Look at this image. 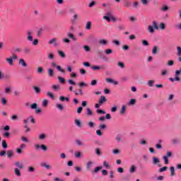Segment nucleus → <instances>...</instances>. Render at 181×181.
Returning <instances> with one entry per match:
<instances>
[{
    "mask_svg": "<svg viewBox=\"0 0 181 181\" xmlns=\"http://www.w3.org/2000/svg\"><path fill=\"white\" fill-rule=\"evenodd\" d=\"M159 26L156 21L153 22V25H149L148 27V30L149 33H155V30H158Z\"/></svg>",
    "mask_w": 181,
    "mask_h": 181,
    "instance_id": "f257e3e1",
    "label": "nucleus"
},
{
    "mask_svg": "<svg viewBox=\"0 0 181 181\" xmlns=\"http://www.w3.org/2000/svg\"><path fill=\"white\" fill-rule=\"evenodd\" d=\"M16 59H18V55H16L15 53H13L11 57L6 59V62H7L10 66H13V60H16Z\"/></svg>",
    "mask_w": 181,
    "mask_h": 181,
    "instance_id": "f03ea898",
    "label": "nucleus"
},
{
    "mask_svg": "<svg viewBox=\"0 0 181 181\" xmlns=\"http://www.w3.org/2000/svg\"><path fill=\"white\" fill-rule=\"evenodd\" d=\"M51 67H56L57 70H58V71H60V73H62L63 74L66 73V70L62 69V66L57 65L56 62H51Z\"/></svg>",
    "mask_w": 181,
    "mask_h": 181,
    "instance_id": "7ed1b4c3",
    "label": "nucleus"
},
{
    "mask_svg": "<svg viewBox=\"0 0 181 181\" xmlns=\"http://www.w3.org/2000/svg\"><path fill=\"white\" fill-rule=\"evenodd\" d=\"M94 165V161L89 160L86 163V170L90 171L91 170V168H93V165Z\"/></svg>",
    "mask_w": 181,
    "mask_h": 181,
    "instance_id": "20e7f679",
    "label": "nucleus"
},
{
    "mask_svg": "<svg viewBox=\"0 0 181 181\" xmlns=\"http://www.w3.org/2000/svg\"><path fill=\"white\" fill-rule=\"evenodd\" d=\"M92 70H105V66L100 65V66H92Z\"/></svg>",
    "mask_w": 181,
    "mask_h": 181,
    "instance_id": "39448f33",
    "label": "nucleus"
},
{
    "mask_svg": "<svg viewBox=\"0 0 181 181\" xmlns=\"http://www.w3.org/2000/svg\"><path fill=\"white\" fill-rule=\"evenodd\" d=\"M99 43L102 46H107V45H108V40H107L105 39H100V40H99Z\"/></svg>",
    "mask_w": 181,
    "mask_h": 181,
    "instance_id": "423d86ee",
    "label": "nucleus"
},
{
    "mask_svg": "<svg viewBox=\"0 0 181 181\" xmlns=\"http://www.w3.org/2000/svg\"><path fill=\"white\" fill-rule=\"evenodd\" d=\"M57 38H52L49 41V45H54V47L57 46Z\"/></svg>",
    "mask_w": 181,
    "mask_h": 181,
    "instance_id": "0eeeda50",
    "label": "nucleus"
},
{
    "mask_svg": "<svg viewBox=\"0 0 181 181\" xmlns=\"http://www.w3.org/2000/svg\"><path fill=\"white\" fill-rule=\"evenodd\" d=\"M126 111H127V106L125 105H123L120 110V115H125Z\"/></svg>",
    "mask_w": 181,
    "mask_h": 181,
    "instance_id": "6e6552de",
    "label": "nucleus"
},
{
    "mask_svg": "<svg viewBox=\"0 0 181 181\" xmlns=\"http://www.w3.org/2000/svg\"><path fill=\"white\" fill-rule=\"evenodd\" d=\"M18 64H21L23 67H28V64H26V62H25V59H20Z\"/></svg>",
    "mask_w": 181,
    "mask_h": 181,
    "instance_id": "1a4fd4ad",
    "label": "nucleus"
},
{
    "mask_svg": "<svg viewBox=\"0 0 181 181\" xmlns=\"http://www.w3.org/2000/svg\"><path fill=\"white\" fill-rule=\"evenodd\" d=\"M47 73H48L49 77H54V71H53V69H47Z\"/></svg>",
    "mask_w": 181,
    "mask_h": 181,
    "instance_id": "9d476101",
    "label": "nucleus"
},
{
    "mask_svg": "<svg viewBox=\"0 0 181 181\" xmlns=\"http://www.w3.org/2000/svg\"><path fill=\"white\" fill-rule=\"evenodd\" d=\"M107 83H111L117 86L118 84V81H114L112 78H106Z\"/></svg>",
    "mask_w": 181,
    "mask_h": 181,
    "instance_id": "9b49d317",
    "label": "nucleus"
},
{
    "mask_svg": "<svg viewBox=\"0 0 181 181\" xmlns=\"http://www.w3.org/2000/svg\"><path fill=\"white\" fill-rule=\"evenodd\" d=\"M107 102V98H105V96H100V98L98 100V103L102 105L103 103Z\"/></svg>",
    "mask_w": 181,
    "mask_h": 181,
    "instance_id": "f8f14e48",
    "label": "nucleus"
},
{
    "mask_svg": "<svg viewBox=\"0 0 181 181\" xmlns=\"http://www.w3.org/2000/svg\"><path fill=\"white\" fill-rule=\"evenodd\" d=\"M67 36L69 39H72V40H76V37L74 36V33H67Z\"/></svg>",
    "mask_w": 181,
    "mask_h": 181,
    "instance_id": "ddd939ff",
    "label": "nucleus"
},
{
    "mask_svg": "<svg viewBox=\"0 0 181 181\" xmlns=\"http://www.w3.org/2000/svg\"><path fill=\"white\" fill-rule=\"evenodd\" d=\"M170 172L171 173L170 176H176V173H175V167L172 166L170 168Z\"/></svg>",
    "mask_w": 181,
    "mask_h": 181,
    "instance_id": "4468645a",
    "label": "nucleus"
},
{
    "mask_svg": "<svg viewBox=\"0 0 181 181\" xmlns=\"http://www.w3.org/2000/svg\"><path fill=\"white\" fill-rule=\"evenodd\" d=\"M136 170V167L134 165H132L130 167L129 173H135Z\"/></svg>",
    "mask_w": 181,
    "mask_h": 181,
    "instance_id": "2eb2a0df",
    "label": "nucleus"
},
{
    "mask_svg": "<svg viewBox=\"0 0 181 181\" xmlns=\"http://www.w3.org/2000/svg\"><path fill=\"white\" fill-rule=\"evenodd\" d=\"M74 155L75 158L80 159V158H81V151H75Z\"/></svg>",
    "mask_w": 181,
    "mask_h": 181,
    "instance_id": "dca6fc26",
    "label": "nucleus"
},
{
    "mask_svg": "<svg viewBox=\"0 0 181 181\" xmlns=\"http://www.w3.org/2000/svg\"><path fill=\"white\" fill-rule=\"evenodd\" d=\"M180 139H173L172 140V144L173 145H178V144H180Z\"/></svg>",
    "mask_w": 181,
    "mask_h": 181,
    "instance_id": "f3484780",
    "label": "nucleus"
},
{
    "mask_svg": "<svg viewBox=\"0 0 181 181\" xmlns=\"http://www.w3.org/2000/svg\"><path fill=\"white\" fill-rule=\"evenodd\" d=\"M48 105H49V100H47V99H45L44 100H42V107H47Z\"/></svg>",
    "mask_w": 181,
    "mask_h": 181,
    "instance_id": "a211bd4d",
    "label": "nucleus"
},
{
    "mask_svg": "<svg viewBox=\"0 0 181 181\" xmlns=\"http://www.w3.org/2000/svg\"><path fill=\"white\" fill-rule=\"evenodd\" d=\"M75 124H76V127H78L79 128H81V127H83V125L81 124V121L79 119H76Z\"/></svg>",
    "mask_w": 181,
    "mask_h": 181,
    "instance_id": "6ab92c4d",
    "label": "nucleus"
},
{
    "mask_svg": "<svg viewBox=\"0 0 181 181\" xmlns=\"http://www.w3.org/2000/svg\"><path fill=\"white\" fill-rule=\"evenodd\" d=\"M37 71L39 74H42L43 73H45V69H43V68L42 66H39L37 69Z\"/></svg>",
    "mask_w": 181,
    "mask_h": 181,
    "instance_id": "aec40b11",
    "label": "nucleus"
},
{
    "mask_svg": "<svg viewBox=\"0 0 181 181\" xmlns=\"http://www.w3.org/2000/svg\"><path fill=\"white\" fill-rule=\"evenodd\" d=\"M38 139H40V141H45V139H46V134H41L39 135Z\"/></svg>",
    "mask_w": 181,
    "mask_h": 181,
    "instance_id": "412c9836",
    "label": "nucleus"
},
{
    "mask_svg": "<svg viewBox=\"0 0 181 181\" xmlns=\"http://www.w3.org/2000/svg\"><path fill=\"white\" fill-rule=\"evenodd\" d=\"M58 80L61 84H64L66 83V79L62 76H58Z\"/></svg>",
    "mask_w": 181,
    "mask_h": 181,
    "instance_id": "4be33fe9",
    "label": "nucleus"
},
{
    "mask_svg": "<svg viewBox=\"0 0 181 181\" xmlns=\"http://www.w3.org/2000/svg\"><path fill=\"white\" fill-rule=\"evenodd\" d=\"M16 166L19 169H23V165L21 164L19 161H17L15 163Z\"/></svg>",
    "mask_w": 181,
    "mask_h": 181,
    "instance_id": "5701e85b",
    "label": "nucleus"
},
{
    "mask_svg": "<svg viewBox=\"0 0 181 181\" xmlns=\"http://www.w3.org/2000/svg\"><path fill=\"white\" fill-rule=\"evenodd\" d=\"M2 148L3 149H6V148H8V144H6V140H2Z\"/></svg>",
    "mask_w": 181,
    "mask_h": 181,
    "instance_id": "b1692460",
    "label": "nucleus"
},
{
    "mask_svg": "<svg viewBox=\"0 0 181 181\" xmlns=\"http://www.w3.org/2000/svg\"><path fill=\"white\" fill-rule=\"evenodd\" d=\"M57 108H58V110H59V111H63V110H64V107H63V105L62 104H57L56 105Z\"/></svg>",
    "mask_w": 181,
    "mask_h": 181,
    "instance_id": "393cba45",
    "label": "nucleus"
},
{
    "mask_svg": "<svg viewBox=\"0 0 181 181\" xmlns=\"http://www.w3.org/2000/svg\"><path fill=\"white\" fill-rule=\"evenodd\" d=\"M86 30H90V29H91V22L88 21L86 23Z\"/></svg>",
    "mask_w": 181,
    "mask_h": 181,
    "instance_id": "a878e982",
    "label": "nucleus"
},
{
    "mask_svg": "<svg viewBox=\"0 0 181 181\" xmlns=\"http://www.w3.org/2000/svg\"><path fill=\"white\" fill-rule=\"evenodd\" d=\"M13 156V151L12 150L7 151V158H12Z\"/></svg>",
    "mask_w": 181,
    "mask_h": 181,
    "instance_id": "bb28decb",
    "label": "nucleus"
},
{
    "mask_svg": "<svg viewBox=\"0 0 181 181\" xmlns=\"http://www.w3.org/2000/svg\"><path fill=\"white\" fill-rule=\"evenodd\" d=\"M14 173L16 175V176H21V170H18V168H15L14 169Z\"/></svg>",
    "mask_w": 181,
    "mask_h": 181,
    "instance_id": "cd10ccee",
    "label": "nucleus"
},
{
    "mask_svg": "<svg viewBox=\"0 0 181 181\" xmlns=\"http://www.w3.org/2000/svg\"><path fill=\"white\" fill-rule=\"evenodd\" d=\"M161 11H163V12H166L167 11H169V6H168L167 5L163 6V7H161Z\"/></svg>",
    "mask_w": 181,
    "mask_h": 181,
    "instance_id": "c85d7f7f",
    "label": "nucleus"
},
{
    "mask_svg": "<svg viewBox=\"0 0 181 181\" xmlns=\"http://www.w3.org/2000/svg\"><path fill=\"white\" fill-rule=\"evenodd\" d=\"M117 66H118V67H120L121 69H125V64H124L122 62H119L117 63Z\"/></svg>",
    "mask_w": 181,
    "mask_h": 181,
    "instance_id": "c756f323",
    "label": "nucleus"
},
{
    "mask_svg": "<svg viewBox=\"0 0 181 181\" xmlns=\"http://www.w3.org/2000/svg\"><path fill=\"white\" fill-rule=\"evenodd\" d=\"M101 169H103L102 166H98L94 169L93 172H94V173H98V172H100V170H101Z\"/></svg>",
    "mask_w": 181,
    "mask_h": 181,
    "instance_id": "7c9ffc66",
    "label": "nucleus"
},
{
    "mask_svg": "<svg viewBox=\"0 0 181 181\" xmlns=\"http://www.w3.org/2000/svg\"><path fill=\"white\" fill-rule=\"evenodd\" d=\"M136 104V100L135 99H130L129 105H135Z\"/></svg>",
    "mask_w": 181,
    "mask_h": 181,
    "instance_id": "2f4dec72",
    "label": "nucleus"
},
{
    "mask_svg": "<svg viewBox=\"0 0 181 181\" xmlns=\"http://www.w3.org/2000/svg\"><path fill=\"white\" fill-rule=\"evenodd\" d=\"M58 54L62 59H64V57H66V54H64V52H63L62 51H58Z\"/></svg>",
    "mask_w": 181,
    "mask_h": 181,
    "instance_id": "473e14b6",
    "label": "nucleus"
},
{
    "mask_svg": "<svg viewBox=\"0 0 181 181\" xmlns=\"http://www.w3.org/2000/svg\"><path fill=\"white\" fill-rule=\"evenodd\" d=\"M23 50H24L25 54H29L30 53V49L28 48V47H25Z\"/></svg>",
    "mask_w": 181,
    "mask_h": 181,
    "instance_id": "72a5a7b5",
    "label": "nucleus"
},
{
    "mask_svg": "<svg viewBox=\"0 0 181 181\" xmlns=\"http://www.w3.org/2000/svg\"><path fill=\"white\" fill-rule=\"evenodd\" d=\"M153 84H155V81L150 80V81H148V87H153Z\"/></svg>",
    "mask_w": 181,
    "mask_h": 181,
    "instance_id": "f704fd0d",
    "label": "nucleus"
},
{
    "mask_svg": "<svg viewBox=\"0 0 181 181\" xmlns=\"http://www.w3.org/2000/svg\"><path fill=\"white\" fill-rule=\"evenodd\" d=\"M40 165H41V166L42 168H46V169H50V168H51L50 165H47L46 163H42Z\"/></svg>",
    "mask_w": 181,
    "mask_h": 181,
    "instance_id": "c9c22d12",
    "label": "nucleus"
},
{
    "mask_svg": "<svg viewBox=\"0 0 181 181\" xmlns=\"http://www.w3.org/2000/svg\"><path fill=\"white\" fill-rule=\"evenodd\" d=\"M78 85L79 86V87H88V84L84 82H81L78 83Z\"/></svg>",
    "mask_w": 181,
    "mask_h": 181,
    "instance_id": "e433bc0d",
    "label": "nucleus"
},
{
    "mask_svg": "<svg viewBox=\"0 0 181 181\" xmlns=\"http://www.w3.org/2000/svg\"><path fill=\"white\" fill-rule=\"evenodd\" d=\"M28 172H29L30 173H33V172H35V168L29 166L28 168Z\"/></svg>",
    "mask_w": 181,
    "mask_h": 181,
    "instance_id": "4c0bfd02",
    "label": "nucleus"
},
{
    "mask_svg": "<svg viewBox=\"0 0 181 181\" xmlns=\"http://www.w3.org/2000/svg\"><path fill=\"white\" fill-rule=\"evenodd\" d=\"M33 90L35 91L37 94H39V93H40V88L37 86H33Z\"/></svg>",
    "mask_w": 181,
    "mask_h": 181,
    "instance_id": "58836bf2",
    "label": "nucleus"
},
{
    "mask_svg": "<svg viewBox=\"0 0 181 181\" xmlns=\"http://www.w3.org/2000/svg\"><path fill=\"white\" fill-rule=\"evenodd\" d=\"M159 28L160 29H161V30H165V29H166V27L165 26V23H160Z\"/></svg>",
    "mask_w": 181,
    "mask_h": 181,
    "instance_id": "ea45409f",
    "label": "nucleus"
},
{
    "mask_svg": "<svg viewBox=\"0 0 181 181\" xmlns=\"http://www.w3.org/2000/svg\"><path fill=\"white\" fill-rule=\"evenodd\" d=\"M165 165H168L169 163V160L168 159V156H164L163 157Z\"/></svg>",
    "mask_w": 181,
    "mask_h": 181,
    "instance_id": "a19ab883",
    "label": "nucleus"
},
{
    "mask_svg": "<svg viewBox=\"0 0 181 181\" xmlns=\"http://www.w3.org/2000/svg\"><path fill=\"white\" fill-rule=\"evenodd\" d=\"M153 163L156 165V163H159V159L156 157L153 158Z\"/></svg>",
    "mask_w": 181,
    "mask_h": 181,
    "instance_id": "79ce46f5",
    "label": "nucleus"
},
{
    "mask_svg": "<svg viewBox=\"0 0 181 181\" xmlns=\"http://www.w3.org/2000/svg\"><path fill=\"white\" fill-rule=\"evenodd\" d=\"M177 56H178V57H180V56H181V47H177Z\"/></svg>",
    "mask_w": 181,
    "mask_h": 181,
    "instance_id": "37998d69",
    "label": "nucleus"
},
{
    "mask_svg": "<svg viewBox=\"0 0 181 181\" xmlns=\"http://www.w3.org/2000/svg\"><path fill=\"white\" fill-rule=\"evenodd\" d=\"M105 54H112V49H107L105 50Z\"/></svg>",
    "mask_w": 181,
    "mask_h": 181,
    "instance_id": "c03bdc74",
    "label": "nucleus"
},
{
    "mask_svg": "<svg viewBox=\"0 0 181 181\" xmlns=\"http://www.w3.org/2000/svg\"><path fill=\"white\" fill-rule=\"evenodd\" d=\"M48 59H49V60H53L54 59V54H53V53H49Z\"/></svg>",
    "mask_w": 181,
    "mask_h": 181,
    "instance_id": "a18cd8bd",
    "label": "nucleus"
},
{
    "mask_svg": "<svg viewBox=\"0 0 181 181\" xmlns=\"http://www.w3.org/2000/svg\"><path fill=\"white\" fill-rule=\"evenodd\" d=\"M68 83L69 84H70V86H76V82H74V81H73L72 79H69Z\"/></svg>",
    "mask_w": 181,
    "mask_h": 181,
    "instance_id": "49530a36",
    "label": "nucleus"
},
{
    "mask_svg": "<svg viewBox=\"0 0 181 181\" xmlns=\"http://www.w3.org/2000/svg\"><path fill=\"white\" fill-rule=\"evenodd\" d=\"M37 108V104L33 103L30 105V109L31 110H36Z\"/></svg>",
    "mask_w": 181,
    "mask_h": 181,
    "instance_id": "de8ad7c7",
    "label": "nucleus"
},
{
    "mask_svg": "<svg viewBox=\"0 0 181 181\" xmlns=\"http://www.w3.org/2000/svg\"><path fill=\"white\" fill-rule=\"evenodd\" d=\"M76 144H77L78 145V146H83V145H84L83 144V141H81L80 140L77 139L76 140Z\"/></svg>",
    "mask_w": 181,
    "mask_h": 181,
    "instance_id": "09e8293b",
    "label": "nucleus"
},
{
    "mask_svg": "<svg viewBox=\"0 0 181 181\" xmlns=\"http://www.w3.org/2000/svg\"><path fill=\"white\" fill-rule=\"evenodd\" d=\"M24 128H25V132H30V128H29V127H28V124H25L24 126Z\"/></svg>",
    "mask_w": 181,
    "mask_h": 181,
    "instance_id": "8fccbe9b",
    "label": "nucleus"
},
{
    "mask_svg": "<svg viewBox=\"0 0 181 181\" xmlns=\"http://www.w3.org/2000/svg\"><path fill=\"white\" fill-rule=\"evenodd\" d=\"M124 6L125 8H129V6H131V3L129 1H125L124 4Z\"/></svg>",
    "mask_w": 181,
    "mask_h": 181,
    "instance_id": "3c124183",
    "label": "nucleus"
},
{
    "mask_svg": "<svg viewBox=\"0 0 181 181\" xmlns=\"http://www.w3.org/2000/svg\"><path fill=\"white\" fill-rule=\"evenodd\" d=\"M103 166H105V168L107 169H110V164L107 163V161H103Z\"/></svg>",
    "mask_w": 181,
    "mask_h": 181,
    "instance_id": "603ef678",
    "label": "nucleus"
},
{
    "mask_svg": "<svg viewBox=\"0 0 181 181\" xmlns=\"http://www.w3.org/2000/svg\"><path fill=\"white\" fill-rule=\"evenodd\" d=\"M141 42H142L143 46H149V42H148L147 40H144L141 41Z\"/></svg>",
    "mask_w": 181,
    "mask_h": 181,
    "instance_id": "864d4df0",
    "label": "nucleus"
},
{
    "mask_svg": "<svg viewBox=\"0 0 181 181\" xmlns=\"http://www.w3.org/2000/svg\"><path fill=\"white\" fill-rule=\"evenodd\" d=\"M52 88L53 90H60V85H53Z\"/></svg>",
    "mask_w": 181,
    "mask_h": 181,
    "instance_id": "5fc2aeb1",
    "label": "nucleus"
},
{
    "mask_svg": "<svg viewBox=\"0 0 181 181\" xmlns=\"http://www.w3.org/2000/svg\"><path fill=\"white\" fill-rule=\"evenodd\" d=\"M47 95L49 97V98H54V95H53L52 92H47Z\"/></svg>",
    "mask_w": 181,
    "mask_h": 181,
    "instance_id": "6e6d98bb",
    "label": "nucleus"
},
{
    "mask_svg": "<svg viewBox=\"0 0 181 181\" xmlns=\"http://www.w3.org/2000/svg\"><path fill=\"white\" fill-rule=\"evenodd\" d=\"M87 111V115H93V111L90 108L86 109Z\"/></svg>",
    "mask_w": 181,
    "mask_h": 181,
    "instance_id": "4d7b16f0",
    "label": "nucleus"
},
{
    "mask_svg": "<svg viewBox=\"0 0 181 181\" xmlns=\"http://www.w3.org/2000/svg\"><path fill=\"white\" fill-rule=\"evenodd\" d=\"M88 127H90V128H94V127H95V124H94V122H89L88 123Z\"/></svg>",
    "mask_w": 181,
    "mask_h": 181,
    "instance_id": "13d9d810",
    "label": "nucleus"
},
{
    "mask_svg": "<svg viewBox=\"0 0 181 181\" xmlns=\"http://www.w3.org/2000/svg\"><path fill=\"white\" fill-rule=\"evenodd\" d=\"M83 49H84V50H85L86 52H90V50H91V49L90 48V47L88 46V45L83 46Z\"/></svg>",
    "mask_w": 181,
    "mask_h": 181,
    "instance_id": "bf43d9fd",
    "label": "nucleus"
},
{
    "mask_svg": "<svg viewBox=\"0 0 181 181\" xmlns=\"http://www.w3.org/2000/svg\"><path fill=\"white\" fill-rule=\"evenodd\" d=\"M40 148H41V149H42V151H47V146H46V145H45V144L41 145V146H40Z\"/></svg>",
    "mask_w": 181,
    "mask_h": 181,
    "instance_id": "052dcab7",
    "label": "nucleus"
},
{
    "mask_svg": "<svg viewBox=\"0 0 181 181\" xmlns=\"http://www.w3.org/2000/svg\"><path fill=\"white\" fill-rule=\"evenodd\" d=\"M166 170H168V167L167 166H164V167L160 168L159 172H165Z\"/></svg>",
    "mask_w": 181,
    "mask_h": 181,
    "instance_id": "680f3d73",
    "label": "nucleus"
},
{
    "mask_svg": "<svg viewBox=\"0 0 181 181\" xmlns=\"http://www.w3.org/2000/svg\"><path fill=\"white\" fill-rule=\"evenodd\" d=\"M153 54H156L158 53V47H154L152 51Z\"/></svg>",
    "mask_w": 181,
    "mask_h": 181,
    "instance_id": "e2e57ef3",
    "label": "nucleus"
},
{
    "mask_svg": "<svg viewBox=\"0 0 181 181\" xmlns=\"http://www.w3.org/2000/svg\"><path fill=\"white\" fill-rule=\"evenodd\" d=\"M107 128V125L105 124H101L99 126V129H105Z\"/></svg>",
    "mask_w": 181,
    "mask_h": 181,
    "instance_id": "0e129e2a",
    "label": "nucleus"
},
{
    "mask_svg": "<svg viewBox=\"0 0 181 181\" xmlns=\"http://www.w3.org/2000/svg\"><path fill=\"white\" fill-rule=\"evenodd\" d=\"M117 106H114L111 108V112H117Z\"/></svg>",
    "mask_w": 181,
    "mask_h": 181,
    "instance_id": "69168bd1",
    "label": "nucleus"
},
{
    "mask_svg": "<svg viewBox=\"0 0 181 181\" xmlns=\"http://www.w3.org/2000/svg\"><path fill=\"white\" fill-rule=\"evenodd\" d=\"M62 42H64V43H70V40L69 38H64Z\"/></svg>",
    "mask_w": 181,
    "mask_h": 181,
    "instance_id": "338daca9",
    "label": "nucleus"
},
{
    "mask_svg": "<svg viewBox=\"0 0 181 181\" xmlns=\"http://www.w3.org/2000/svg\"><path fill=\"white\" fill-rule=\"evenodd\" d=\"M54 181H66V180H62V179H60V178H59V177H54Z\"/></svg>",
    "mask_w": 181,
    "mask_h": 181,
    "instance_id": "774afa93",
    "label": "nucleus"
}]
</instances>
